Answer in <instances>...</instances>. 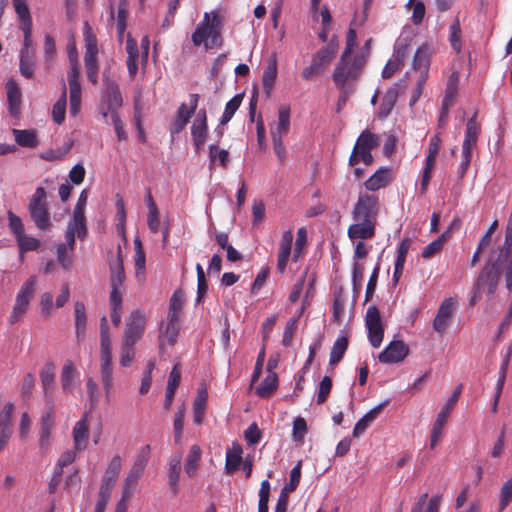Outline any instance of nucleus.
Listing matches in <instances>:
<instances>
[{
	"mask_svg": "<svg viewBox=\"0 0 512 512\" xmlns=\"http://www.w3.org/2000/svg\"><path fill=\"white\" fill-rule=\"evenodd\" d=\"M378 214V198L374 195L360 194L353 209L352 215L355 223L348 228L350 240H367L375 236Z\"/></svg>",
	"mask_w": 512,
	"mask_h": 512,
	"instance_id": "1",
	"label": "nucleus"
},
{
	"mask_svg": "<svg viewBox=\"0 0 512 512\" xmlns=\"http://www.w3.org/2000/svg\"><path fill=\"white\" fill-rule=\"evenodd\" d=\"M505 248L491 250L488 262L475 283L472 301L479 298L482 293L492 295L496 291L503 273V267L508 261V251Z\"/></svg>",
	"mask_w": 512,
	"mask_h": 512,
	"instance_id": "2",
	"label": "nucleus"
},
{
	"mask_svg": "<svg viewBox=\"0 0 512 512\" xmlns=\"http://www.w3.org/2000/svg\"><path fill=\"white\" fill-rule=\"evenodd\" d=\"M223 21L218 10L205 12L202 20L197 24L191 35V41L195 47L201 45L205 50L221 48Z\"/></svg>",
	"mask_w": 512,
	"mask_h": 512,
	"instance_id": "3",
	"label": "nucleus"
},
{
	"mask_svg": "<svg viewBox=\"0 0 512 512\" xmlns=\"http://www.w3.org/2000/svg\"><path fill=\"white\" fill-rule=\"evenodd\" d=\"M368 61V54L359 53L354 56L341 55L337 63L332 79L336 87H353L363 74Z\"/></svg>",
	"mask_w": 512,
	"mask_h": 512,
	"instance_id": "4",
	"label": "nucleus"
},
{
	"mask_svg": "<svg viewBox=\"0 0 512 512\" xmlns=\"http://www.w3.org/2000/svg\"><path fill=\"white\" fill-rule=\"evenodd\" d=\"M379 145V138L369 130L361 132L349 157V165L356 166L360 161L369 166L374 162L372 150Z\"/></svg>",
	"mask_w": 512,
	"mask_h": 512,
	"instance_id": "5",
	"label": "nucleus"
},
{
	"mask_svg": "<svg viewBox=\"0 0 512 512\" xmlns=\"http://www.w3.org/2000/svg\"><path fill=\"white\" fill-rule=\"evenodd\" d=\"M337 53V45L329 43L316 51L309 66L301 72V77L305 81H310L324 73Z\"/></svg>",
	"mask_w": 512,
	"mask_h": 512,
	"instance_id": "6",
	"label": "nucleus"
},
{
	"mask_svg": "<svg viewBox=\"0 0 512 512\" xmlns=\"http://www.w3.org/2000/svg\"><path fill=\"white\" fill-rule=\"evenodd\" d=\"M100 373L106 401L110 402L113 390V366L109 335H100Z\"/></svg>",
	"mask_w": 512,
	"mask_h": 512,
	"instance_id": "7",
	"label": "nucleus"
},
{
	"mask_svg": "<svg viewBox=\"0 0 512 512\" xmlns=\"http://www.w3.org/2000/svg\"><path fill=\"white\" fill-rule=\"evenodd\" d=\"M28 210L32 221L38 229L48 230L51 227L47 195L43 187L36 188L30 199Z\"/></svg>",
	"mask_w": 512,
	"mask_h": 512,
	"instance_id": "8",
	"label": "nucleus"
},
{
	"mask_svg": "<svg viewBox=\"0 0 512 512\" xmlns=\"http://www.w3.org/2000/svg\"><path fill=\"white\" fill-rule=\"evenodd\" d=\"M37 277L30 276L17 293L15 304L9 318L10 324L17 323L27 312L29 304L36 292Z\"/></svg>",
	"mask_w": 512,
	"mask_h": 512,
	"instance_id": "9",
	"label": "nucleus"
},
{
	"mask_svg": "<svg viewBox=\"0 0 512 512\" xmlns=\"http://www.w3.org/2000/svg\"><path fill=\"white\" fill-rule=\"evenodd\" d=\"M123 105V98L119 86L114 81H105V91L102 94L101 102L99 105V113L103 118H107L110 114L114 117L119 114V110Z\"/></svg>",
	"mask_w": 512,
	"mask_h": 512,
	"instance_id": "10",
	"label": "nucleus"
},
{
	"mask_svg": "<svg viewBox=\"0 0 512 512\" xmlns=\"http://www.w3.org/2000/svg\"><path fill=\"white\" fill-rule=\"evenodd\" d=\"M463 390V384H458L451 397L446 402L444 408L438 413L437 418L433 424V428L431 431V437H430V448L434 449L438 443V441L441 438L442 430L447 422V418L450 414V412L454 409L456 403L459 400V397Z\"/></svg>",
	"mask_w": 512,
	"mask_h": 512,
	"instance_id": "11",
	"label": "nucleus"
},
{
	"mask_svg": "<svg viewBox=\"0 0 512 512\" xmlns=\"http://www.w3.org/2000/svg\"><path fill=\"white\" fill-rule=\"evenodd\" d=\"M69 84V112L76 117L81 110L82 89L80 84V69L77 61H71L67 74Z\"/></svg>",
	"mask_w": 512,
	"mask_h": 512,
	"instance_id": "12",
	"label": "nucleus"
},
{
	"mask_svg": "<svg viewBox=\"0 0 512 512\" xmlns=\"http://www.w3.org/2000/svg\"><path fill=\"white\" fill-rule=\"evenodd\" d=\"M199 98V94L192 93L189 95V105L182 103L178 107L175 118L169 127V131L172 135H176L182 132L192 116L195 115Z\"/></svg>",
	"mask_w": 512,
	"mask_h": 512,
	"instance_id": "13",
	"label": "nucleus"
},
{
	"mask_svg": "<svg viewBox=\"0 0 512 512\" xmlns=\"http://www.w3.org/2000/svg\"><path fill=\"white\" fill-rule=\"evenodd\" d=\"M365 324L368 330V340L372 347L379 348L384 337V327L380 312L375 305L368 307Z\"/></svg>",
	"mask_w": 512,
	"mask_h": 512,
	"instance_id": "14",
	"label": "nucleus"
},
{
	"mask_svg": "<svg viewBox=\"0 0 512 512\" xmlns=\"http://www.w3.org/2000/svg\"><path fill=\"white\" fill-rule=\"evenodd\" d=\"M190 132L194 150L196 153H199L204 148L209 132L207 112L205 109H200L196 113L190 127Z\"/></svg>",
	"mask_w": 512,
	"mask_h": 512,
	"instance_id": "15",
	"label": "nucleus"
},
{
	"mask_svg": "<svg viewBox=\"0 0 512 512\" xmlns=\"http://www.w3.org/2000/svg\"><path fill=\"white\" fill-rule=\"evenodd\" d=\"M55 426V404H45L39 423V446L47 450L51 443L52 430Z\"/></svg>",
	"mask_w": 512,
	"mask_h": 512,
	"instance_id": "16",
	"label": "nucleus"
},
{
	"mask_svg": "<svg viewBox=\"0 0 512 512\" xmlns=\"http://www.w3.org/2000/svg\"><path fill=\"white\" fill-rule=\"evenodd\" d=\"M457 308L456 299L446 298L439 306L438 312L433 321V328L440 335H443L449 327Z\"/></svg>",
	"mask_w": 512,
	"mask_h": 512,
	"instance_id": "17",
	"label": "nucleus"
},
{
	"mask_svg": "<svg viewBox=\"0 0 512 512\" xmlns=\"http://www.w3.org/2000/svg\"><path fill=\"white\" fill-rule=\"evenodd\" d=\"M145 322L144 312L139 309L132 311L126 322L123 340L137 343L143 336Z\"/></svg>",
	"mask_w": 512,
	"mask_h": 512,
	"instance_id": "18",
	"label": "nucleus"
},
{
	"mask_svg": "<svg viewBox=\"0 0 512 512\" xmlns=\"http://www.w3.org/2000/svg\"><path fill=\"white\" fill-rule=\"evenodd\" d=\"M109 267L111 285L110 295L115 294V296L122 297L120 287L122 286L125 280V272L123 266L122 249L120 245H118L117 247L116 258L110 261Z\"/></svg>",
	"mask_w": 512,
	"mask_h": 512,
	"instance_id": "19",
	"label": "nucleus"
},
{
	"mask_svg": "<svg viewBox=\"0 0 512 512\" xmlns=\"http://www.w3.org/2000/svg\"><path fill=\"white\" fill-rule=\"evenodd\" d=\"M409 354V347L402 340L391 341L378 355V359L384 364L402 362Z\"/></svg>",
	"mask_w": 512,
	"mask_h": 512,
	"instance_id": "20",
	"label": "nucleus"
},
{
	"mask_svg": "<svg viewBox=\"0 0 512 512\" xmlns=\"http://www.w3.org/2000/svg\"><path fill=\"white\" fill-rule=\"evenodd\" d=\"M40 381L43 389L45 404H55L53 394L55 391V365L49 361L41 368Z\"/></svg>",
	"mask_w": 512,
	"mask_h": 512,
	"instance_id": "21",
	"label": "nucleus"
},
{
	"mask_svg": "<svg viewBox=\"0 0 512 512\" xmlns=\"http://www.w3.org/2000/svg\"><path fill=\"white\" fill-rule=\"evenodd\" d=\"M180 330V319L170 318L167 316L166 321L160 325L159 331V347L164 349L166 345L173 346L176 341Z\"/></svg>",
	"mask_w": 512,
	"mask_h": 512,
	"instance_id": "22",
	"label": "nucleus"
},
{
	"mask_svg": "<svg viewBox=\"0 0 512 512\" xmlns=\"http://www.w3.org/2000/svg\"><path fill=\"white\" fill-rule=\"evenodd\" d=\"M431 49L428 44L421 45L415 52L413 58V69L420 72L418 85L421 86L428 77L430 67Z\"/></svg>",
	"mask_w": 512,
	"mask_h": 512,
	"instance_id": "23",
	"label": "nucleus"
},
{
	"mask_svg": "<svg viewBox=\"0 0 512 512\" xmlns=\"http://www.w3.org/2000/svg\"><path fill=\"white\" fill-rule=\"evenodd\" d=\"M392 180L393 175L391 169L380 167L365 181L364 185L369 191H377L388 186Z\"/></svg>",
	"mask_w": 512,
	"mask_h": 512,
	"instance_id": "24",
	"label": "nucleus"
},
{
	"mask_svg": "<svg viewBox=\"0 0 512 512\" xmlns=\"http://www.w3.org/2000/svg\"><path fill=\"white\" fill-rule=\"evenodd\" d=\"M290 107L287 105H282L278 109V121L275 126L271 127V137L272 139L279 138L282 139L286 136L290 130Z\"/></svg>",
	"mask_w": 512,
	"mask_h": 512,
	"instance_id": "25",
	"label": "nucleus"
},
{
	"mask_svg": "<svg viewBox=\"0 0 512 512\" xmlns=\"http://www.w3.org/2000/svg\"><path fill=\"white\" fill-rule=\"evenodd\" d=\"M388 405V401H384L383 403L375 406L371 410H369L362 418H360L353 429V436L355 438L360 437L366 429L376 420V418L380 415L382 410Z\"/></svg>",
	"mask_w": 512,
	"mask_h": 512,
	"instance_id": "26",
	"label": "nucleus"
},
{
	"mask_svg": "<svg viewBox=\"0 0 512 512\" xmlns=\"http://www.w3.org/2000/svg\"><path fill=\"white\" fill-rule=\"evenodd\" d=\"M72 434L75 449L78 451L85 450L89 440V427L86 415L76 422Z\"/></svg>",
	"mask_w": 512,
	"mask_h": 512,
	"instance_id": "27",
	"label": "nucleus"
},
{
	"mask_svg": "<svg viewBox=\"0 0 512 512\" xmlns=\"http://www.w3.org/2000/svg\"><path fill=\"white\" fill-rule=\"evenodd\" d=\"M126 52H127V70L130 78L133 80L138 71V58H139V50L136 40L128 33L127 41H126Z\"/></svg>",
	"mask_w": 512,
	"mask_h": 512,
	"instance_id": "28",
	"label": "nucleus"
},
{
	"mask_svg": "<svg viewBox=\"0 0 512 512\" xmlns=\"http://www.w3.org/2000/svg\"><path fill=\"white\" fill-rule=\"evenodd\" d=\"M399 96V84L394 83L384 94L379 106L378 115L380 118H387L392 112Z\"/></svg>",
	"mask_w": 512,
	"mask_h": 512,
	"instance_id": "29",
	"label": "nucleus"
},
{
	"mask_svg": "<svg viewBox=\"0 0 512 512\" xmlns=\"http://www.w3.org/2000/svg\"><path fill=\"white\" fill-rule=\"evenodd\" d=\"M86 235H87L86 223L81 222V225H80L78 222H76V220L71 219L67 225V229L65 232V239L67 242L66 246H68L71 250H73L74 246H75L76 236L80 240H83V239H85Z\"/></svg>",
	"mask_w": 512,
	"mask_h": 512,
	"instance_id": "30",
	"label": "nucleus"
},
{
	"mask_svg": "<svg viewBox=\"0 0 512 512\" xmlns=\"http://www.w3.org/2000/svg\"><path fill=\"white\" fill-rule=\"evenodd\" d=\"M6 88L9 112L12 116H18L21 107V91L14 80H9Z\"/></svg>",
	"mask_w": 512,
	"mask_h": 512,
	"instance_id": "31",
	"label": "nucleus"
},
{
	"mask_svg": "<svg viewBox=\"0 0 512 512\" xmlns=\"http://www.w3.org/2000/svg\"><path fill=\"white\" fill-rule=\"evenodd\" d=\"M16 143L25 148H36L39 144L37 132L34 129H13Z\"/></svg>",
	"mask_w": 512,
	"mask_h": 512,
	"instance_id": "32",
	"label": "nucleus"
},
{
	"mask_svg": "<svg viewBox=\"0 0 512 512\" xmlns=\"http://www.w3.org/2000/svg\"><path fill=\"white\" fill-rule=\"evenodd\" d=\"M242 446L238 442H234L231 449L226 451L225 469L228 474L234 473L242 463Z\"/></svg>",
	"mask_w": 512,
	"mask_h": 512,
	"instance_id": "33",
	"label": "nucleus"
},
{
	"mask_svg": "<svg viewBox=\"0 0 512 512\" xmlns=\"http://www.w3.org/2000/svg\"><path fill=\"white\" fill-rule=\"evenodd\" d=\"M457 221L454 220L446 231H444L437 239L429 243L422 251V257L425 259L432 258L438 254L444 247L445 242L451 234L452 227Z\"/></svg>",
	"mask_w": 512,
	"mask_h": 512,
	"instance_id": "34",
	"label": "nucleus"
},
{
	"mask_svg": "<svg viewBox=\"0 0 512 512\" xmlns=\"http://www.w3.org/2000/svg\"><path fill=\"white\" fill-rule=\"evenodd\" d=\"M76 375V368L71 360H67L62 368L60 381L61 388L65 394L72 392L74 388V379Z\"/></svg>",
	"mask_w": 512,
	"mask_h": 512,
	"instance_id": "35",
	"label": "nucleus"
},
{
	"mask_svg": "<svg viewBox=\"0 0 512 512\" xmlns=\"http://www.w3.org/2000/svg\"><path fill=\"white\" fill-rule=\"evenodd\" d=\"M278 387V376L270 372L265 379L256 387V394L261 398L271 397Z\"/></svg>",
	"mask_w": 512,
	"mask_h": 512,
	"instance_id": "36",
	"label": "nucleus"
},
{
	"mask_svg": "<svg viewBox=\"0 0 512 512\" xmlns=\"http://www.w3.org/2000/svg\"><path fill=\"white\" fill-rule=\"evenodd\" d=\"M141 476L142 474L130 469L127 477L124 480L122 496L119 501L128 503V501L132 498L136 490L138 481L141 478Z\"/></svg>",
	"mask_w": 512,
	"mask_h": 512,
	"instance_id": "37",
	"label": "nucleus"
},
{
	"mask_svg": "<svg viewBox=\"0 0 512 512\" xmlns=\"http://www.w3.org/2000/svg\"><path fill=\"white\" fill-rule=\"evenodd\" d=\"M74 314L77 339L81 340L85 336L87 323L86 308L83 302L75 303Z\"/></svg>",
	"mask_w": 512,
	"mask_h": 512,
	"instance_id": "38",
	"label": "nucleus"
},
{
	"mask_svg": "<svg viewBox=\"0 0 512 512\" xmlns=\"http://www.w3.org/2000/svg\"><path fill=\"white\" fill-rule=\"evenodd\" d=\"M277 77V62L276 59L271 60L268 65L266 66L263 77H262V84H263V90L267 97L270 96L275 81Z\"/></svg>",
	"mask_w": 512,
	"mask_h": 512,
	"instance_id": "39",
	"label": "nucleus"
},
{
	"mask_svg": "<svg viewBox=\"0 0 512 512\" xmlns=\"http://www.w3.org/2000/svg\"><path fill=\"white\" fill-rule=\"evenodd\" d=\"M181 460L182 455L179 453L173 455L169 461V485L172 488L173 492L175 493L178 491V482L181 471Z\"/></svg>",
	"mask_w": 512,
	"mask_h": 512,
	"instance_id": "40",
	"label": "nucleus"
},
{
	"mask_svg": "<svg viewBox=\"0 0 512 512\" xmlns=\"http://www.w3.org/2000/svg\"><path fill=\"white\" fill-rule=\"evenodd\" d=\"M201 460V448L198 445H192L190 447L189 453L185 462V472L193 477L196 474V471L199 467V462Z\"/></svg>",
	"mask_w": 512,
	"mask_h": 512,
	"instance_id": "41",
	"label": "nucleus"
},
{
	"mask_svg": "<svg viewBox=\"0 0 512 512\" xmlns=\"http://www.w3.org/2000/svg\"><path fill=\"white\" fill-rule=\"evenodd\" d=\"M207 392L206 390L198 391L193 403V420L199 425L202 423L206 411Z\"/></svg>",
	"mask_w": 512,
	"mask_h": 512,
	"instance_id": "42",
	"label": "nucleus"
},
{
	"mask_svg": "<svg viewBox=\"0 0 512 512\" xmlns=\"http://www.w3.org/2000/svg\"><path fill=\"white\" fill-rule=\"evenodd\" d=\"M66 107H67V91H66L65 85H63L62 93L52 108V118L56 124L61 125L64 122L65 114H66Z\"/></svg>",
	"mask_w": 512,
	"mask_h": 512,
	"instance_id": "43",
	"label": "nucleus"
},
{
	"mask_svg": "<svg viewBox=\"0 0 512 512\" xmlns=\"http://www.w3.org/2000/svg\"><path fill=\"white\" fill-rule=\"evenodd\" d=\"M35 53H28V51L20 52V63L19 69L22 76L27 79H31L34 75V61Z\"/></svg>",
	"mask_w": 512,
	"mask_h": 512,
	"instance_id": "44",
	"label": "nucleus"
},
{
	"mask_svg": "<svg viewBox=\"0 0 512 512\" xmlns=\"http://www.w3.org/2000/svg\"><path fill=\"white\" fill-rule=\"evenodd\" d=\"M348 348V339L346 337H339L333 344L330 352L329 364L336 365L343 358Z\"/></svg>",
	"mask_w": 512,
	"mask_h": 512,
	"instance_id": "45",
	"label": "nucleus"
},
{
	"mask_svg": "<svg viewBox=\"0 0 512 512\" xmlns=\"http://www.w3.org/2000/svg\"><path fill=\"white\" fill-rule=\"evenodd\" d=\"M135 345L136 342L122 340L119 359V363L122 367H129L132 364L135 358Z\"/></svg>",
	"mask_w": 512,
	"mask_h": 512,
	"instance_id": "46",
	"label": "nucleus"
},
{
	"mask_svg": "<svg viewBox=\"0 0 512 512\" xmlns=\"http://www.w3.org/2000/svg\"><path fill=\"white\" fill-rule=\"evenodd\" d=\"M184 293L181 290H176L170 298L168 317L179 318L184 306Z\"/></svg>",
	"mask_w": 512,
	"mask_h": 512,
	"instance_id": "47",
	"label": "nucleus"
},
{
	"mask_svg": "<svg viewBox=\"0 0 512 512\" xmlns=\"http://www.w3.org/2000/svg\"><path fill=\"white\" fill-rule=\"evenodd\" d=\"M209 160L210 164L214 165L216 161L226 168L229 162V152L226 149H219L218 143L209 145Z\"/></svg>",
	"mask_w": 512,
	"mask_h": 512,
	"instance_id": "48",
	"label": "nucleus"
},
{
	"mask_svg": "<svg viewBox=\"0 0 512 512\" xmlns=\"http://www.w3.org/2000/svg\"><path fill=\"white\" fill-rule=\"evenodd\" d=\"M12 4L21 22V25H32V19L27 0H12Z\"/></svg>",
	"mask_w": 512,
	"mask_h": 512,
	"instance_id": "49",
	"label": "nucleus"
},
{
	"mask_svg": "<svg viewBox=\"0 0 512 512\" xmlns=\"http://www.w3.org/2000/svg\"><path fill=\"white\" fill-rule=\"evenodd\" d=\"M151 453V447L150 445L143 446L140 451L138 452L134 463L131 467V470L138 472L140 474H143L145 467L147 466V463L150 458Z\"/></svg>",
	"mask_w": 512,
	"mask_h": 512,
	"instance_id": "50",
	"label": "nucleus"
},
{
	"mask_svg": "<svg viewBox=\"0 0 512 512\" xmlns=\"http://www.w3.org/2000/svg\"><path fill=\"white\" fill-rule=\"evenodd\" d=\"M84 64L88 81L96 85L99 72L97 56H84Z\"/></svg>",
	"mask_w": 512,
	"mask_h": 512,
	"instance_id": "51",
	"label": "nucleus"
},
{
	"mask_svg": "<svg viewBox=\"0 0 512 512\" xmlns=\"http://www.w3.org/2000/svg\"><path fill=\"white\" fill-rule=\"evenodd\" d=\"M299 318L300 315L289 319L288 322L286 323L282 337V345L284 347H290L292 345L294 334L297 330Z\"/></svg>",
	"mask_w": 512,
	"mask_h": 512,
	"instance_id": "52",
	"label": "nucleus"
},
{
	"mask_svg": "<svg viewBox=\"0 0 512 512\" xmlns=\"http://www.w3.org/2000/svg\"><path fill=\"white\" fill-rule=\"evenodd\" d=\"M109 302L111 306V321L114 326L118 327L122 318V297L110 295Z\"/></svg>",
	"mask_w": 512,
	"mask_h": 512,
	"instance_id": "53",
	"label": "nucleus"
},
{
	"mask_svg": "<svg viewBox=\"0 0 512 512\" xmlns=\"http://www.w3.org/2000/svg\"><path fill=\"white\" fill-rule=\"evenodd\" d=\"M121 467H122L121 457L119 455H115L111 459V461L106 469L105 476L103 479L107 480L109 482L115 483L116 480L118 479Z\"/></svg>",
	"mask_w": 512,
	"mask_h": 512,
	"instance_id": "54",
	"label": "nucleus"
},
{
	"mask_svg": "<svg viewBox=\"0 0 512 512\" xmlns=\"http://www.w3.org/2000/svg\"><path fill=\"white\" fill-rule=\"evenodd\" d=\"M480 130V124L476 121V116L471 117L466 125L464 141L476 145Z\"/></svg>",
	"mask_w": 512,
	"mask_h": 512,
	"instance_id": "55",
	"label": "nucleus"
},
{
	"mask_svg": "<svg viewBox=\"0 0 512 512\" xmlns=\"http://www.w3.org/2000/svg\"><path fill=\"white\" fill-rule=\"evenodd\" d=\"M88 199V192L87 190H83L79 198L77 200V203L75 205L74 211H73V217L72 219L76 220L81 225V222L86 223V218L84 215L85 206Z\"/></svg>",
	"mask_w": 512,
	"mask_h": 512,
	"instance_id": "56",
	"label": "nucleus"
},
{
	"mask_svg": "<svg viewBox=\"0 0 512 512\" xmlns=\"http://www.w3.org/2000/svg\"><path fill=\"white\" fill-rule=\"evenodd\" d=\"M474 146H475L474 144L468 143V141H463L462 160H461L460 167H459V175L461 178L465 175V173L471 163L472 149Z\"/></svg>",
	"mask_w": 512,
	"mask_h": 512,
	"instance_id": "57",
	"label": "nucleus"
},
{
	"mask_svg": "<svg viewBox=\"0 0 512 512\" xmlns=\"http://www.w3.org/2000/svg\"><path fill=\"white\" fill-rule=\"evenodd\" d=\"M308 432L306 420L303 417H297L293 422L292 437L296 442H303Z\"/></svg>",
	"mask_w": 512,
	"mask_h": 512,
	"instance_id": "58",
	"label": "nucleus"
},
{
	"mask_svg": "<svg viewBox=\"0 0 512 512\" xmlns=\"http://www.w3.org/2000/svg\"><path fill=\"white\" fill-rule=\"evenodd\" d=\"M86 30L84 32L85 46L86 51L84 56H97L98 48H97V39L90 32V27L88 23L85 24Z\"/></svg>",
	"mask_w": 512,
	"mask_h": 512,
	"instance_id": "59",
	"label": "nucleus"
},
{
	"mask_svg": "<svg viewBox=\"0 0 512 512\" xmlns=\"http://www.w3.org/2000/svg\"><path fill=\"white\" fill-rule=\"evenodd\" d=\"M184 415H185V407L182 406L175 414L174 418V440L175 443L179 444L182 439L183 427H184Z\"/></svg>",
	"mask_w": 512,
	"mask_h": 512,
	"instance_id": "60",
	"label": "nucleus"
},
{
	"mask_svg": "<svg viewBox=\"0 0 512 512\" xmlns=\"http://www.w3.org/2000/svg\"><path fill=\"white\" fill-rule=\"evenodd\" d=\"M441 138L439 134H435L430 138L429 141V147H428V154L426 157L425 163L433 164L435 165L436 157L438 155V152L441 147Z\"/></svg>",
	"mask_w": 512,
	"mask_h": 512,
	"instance_id": "61",
	"label": "nucleus"
},
{
	"mask_svg": "<svg viewBox=\"0 0 512 512\" xmlns=\"http://www.w3.org/2000/svg\"><path fill=\"white\" fill-rule=\"evenodd\" d=\"M332 389V379L329 376H324L321 380L317 393V404H324Z\"/></svg>",
	"mask_w": 512,
	"mask_h": 512,
	"instance_id": "62",
	"label": "nucleus"
},
{
	"mask_svg": "<svg viewBox=\"0 0 512 512\" xmlns=\"http://www.w3.org/2000/svg\"><path fill=\"white\" fill-rule=\"evenodd\" d=\"M16 240L22 252L34 251L40 246V241L37 238L26 236L25 233Z\"/></svg>",
	"mask_w": 512,
	"mask_h": 512,
	"instance_id": "63",
	"label": "nucleus"
},
{
	"mask_svg": "<svg viewBox=\"0 0 512 512\" xmlns=\"http://www.w3.org/2000/svg\"><path fill=\"white\" fill-rule=\"evenodd\" d=\"M512 500V478L506 481L501 488L500 511H503Z\"/></svg>",
	"mask_w": 512,
	"mask_h": 512,
	"instance_id": "64",
	"label": "nucleus"
}]
</instances>
